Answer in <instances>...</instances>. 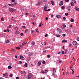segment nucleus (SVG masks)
<instances>
[{
  "label": "nucleus",
  "instance_id": "obj_1",
  "mask_svg": "<svg viewBox=\"0 0 79 79\" xmlns=\"http://www.w3.org/2000/svg\"><path fill=\"white\" fill-rule=\"evenodd\" d=\"M3 77H8V74L6 73L3 75Z\"/></svg>",
  "mask_w": 79,
  "mask_h": 79
},
{
  "label": "nucleus",
  "instance_id": "obj_2",
  "mask_svg": "<svg viewBox=\"0 0 79 79\" xmlns=\"http://www.w3.org/2000/svg\"><path fill=\"white\" fill-rule=\"evenodd\" d=\"M77 42H76L75 41H74L73 43V45H77Z\"/></svg>",
  "mask_w": 79,
  "mask_h": 79
},
{
  "label": "nucleus",
  "instance_id": "obj_3",
  "mask_svg": "<svg viewBox=\"0 0 79 79\" xmlns=\"http://www.w3.org/2000/svg\"><path fill=\"white\" fill-rule=\"evenodd\" d=\"M9 10L10 11L11 13L13 12V9L11 8H9Z\"/></svg>",
  "mask_w": 79,
  "mask_h": 79
},
{
  "label": "nucleus",
  "instance_id": "obj_4",
  "mask_svg": "<svg viewBox=\"0 0 79 79\" xmlns=\"http://www.w3.org/2000/svg\"><path fill=\"white\" fill-rule=\"evenodd\" d=\"M31 77H32V75H28L27 76V77L28 79H31Z\"/></svg>",
  "mask_w": 79,
  "mask_h": 79
},
{
  "label": "nucleus",
  "instance_id": "obj_5",
  "mask_svg": "<svg viewBox=\"0 0 79 79\" xmlns=\"http://www.w3.org/2000/svg\"><path fill=\"white\" fill-rule=\"evenodd\" d=\"M63 5V1H61L60 2L59 5L60 6H61V5Z\"/></svg>",
  "mask_w": 79,
  "mask_h": 79
},
{
  "label": "nucleus",
  "instance_id": "obj_6",
  "mask_svg": "<svg viewBox=\"0 0 79 79\" xmlns=\"http://www.w3.org/2000/svg\"><path fill=\"white\" fill-rule=\"evenodd\" d=\"M27 42H25V41L23 42V43L22 44V45H23V46L25 45H26V44H27Z\"/></svg>",
  "mask_w": 79,
  "mask_h": 79
},
{
  "label": "nucleus",
  "instance_id": "obj_7",
  "mask_svg": "<svg viewBox=\"0 0 79 79\" xmlns=\"http://www.w3.org/2000/svg\"><path fill=\"white\" fill-rule=\"evenodd\" d=\"M21 73L22 74H26V72L24 71H22L21 72Z\"/></svg>",
  "mask_w": 79,
  "mask_h": 79
},
{
  "label": "nucleus",
  "instance_id": "obj_8",
  "mask_svg": "<svg viewBox=\"0 0 79 79\" xmlns=\"http://www.w3.org/2000/svg\"><path fill=\"white\" fill-rule=\"evenodd\" d=\"M47 6L46 5L44 7V11H47Z\"/></svg>",
  "mask_w": 79,
  "mask_h": 79
},
{
  "label": "nucleus",
  "instance_id": "obj_9",
  "mask_svg": "<svg viewBox=\"0 0 79 79\" xmlns=\"http://www.w3.org/2000/svg\"><path fill=\"white\" fill-rule=\"evenodd\" d=\"M20 59L23 60H24V57H23V56L21 55L20 56Z\"/></svg>",
  "mask_w": 79,
  "mask_h": 79
},
{
  "label": "nucleus",
  "instance_id": "obj_10",
  "mask_svg": "<svg viewBox=\"0 0 79 79\" xmlns=\"http://www.w3.org/2000/svg\"><path fill=\"white\" fill-rule=\"evenodd\" d=\"M41 63H42L41 61H39L38 64V66H40V65L41 64Z\"/></svg>",
  "mask_w": 79,
  "mask_h": 79
},
{
  "label": "nucleus",
  "instance_id": "obj_11",
  "mask_svg": "<svg viewBox=\"0 0 79 79\" xmlns=\"http://www.w3.org/2000/svg\"><path fill=\"white\" fill-rule=\"evenodd\" d=\"M33 55V53L31 52L30 53V54L29 55V56H32Z\"/></svg>",
  "mask_w": 79,
  "mask_h": 79
},
{
  "label": "nucleus",
  "instance_id": "obj_12",
  "mask_svg": "<svg viewBox=\"0 0 79 79\" xmlns=\"http://www.w3.org/2000/svg\"><path fill=\"white\" fill-rule=\"evenodd\" d=\"M75 10H76V11H79V8L75 7Z\"/></svg>",
  "mask_w": 79,
  "mask_h": 79
},
{
  "label": "nucleus",
  "instance_id": "obj_13",
  "mask_svg": "<svg viewBox=\"0 0 79 79\" xmlns=\"http://www.w3.org/2000/svg\"><path fill=\"white\" fill-rule=\"evenodd\" d=\"M42 74H45V72H44V71L43 70H41L40 72Z\"/></svg>",
  "mask_w": 79,
  "mask_h": 79
},
{
  "label": "nucleus",
  "instance_id": "obj_14",
  "mask_svg": "<svg viewBox=\"0 0 79 79\" xmlns=\"http://www.w3.org/2000/svg\"><path fill=\"white\" fill-rule=\"evenodd\" d=\"M56 17L58 18H61V16L60 15H56Z\"/></svg>",
  "mask_w": 79,
  "mask_h": 79
},
{
  "label": "nucleus",
  "instance_id": "obj_15",
  "mask_svg": "<svg viewBox=\"0 0 79 79\" xmlns=\"http://www.w3.org/2000/svg\"><path fill=\"white\" fill-rule=\"evenodd\" d=\"M15 33L16 34H18L19 33V32L17 31H15Z\"/></svg>",
  "mask_w": 79,
  "mask_h": 79
},
{
  "label": "nucleus",
  "instance_id": "obj_16",
  "mask_svg": "<svg viewBox=\"0 0 79 79\" xmlns=\"http://www.w3.org/2000/svg\"><path fill=\"white\" fill-rule=\"evenodd\" d=\"M11 51L12 52H13V53H14V52H15V50L13 49H12L11 50Z\"/></svg>",
  "mask_w": 79,
  "mask_h": 79
},
{
  "label": "nucleus",
  "instance_id": "obj_17",
  "mask_svg": "<svg viewBox=\"0 0 79 79\" xmlns=\"http://www.w3.org/2000/svg\"><path fill=\"white\" fill-rule=\"evenodd\" d=\"M61 8L62 9H63V10H64V9H65V7H64V6H62L61 7Z\"/></svg>",
  "mask_w": 79,
  "mask_h": 79
},
{
  "label": "nucleus",
  "instance_id": "obj_18",
  "mask_svg": "<svg viewBox=\"0 0 79 79\" xmlns=\"http://www.w3.org/2000/svg\"><path fill=\"white\" fill-rule=\"evenodd\" d=\"M53 73H56V70L55 69V68H53Z\"/></svg>",
  "mask_w": 79,
  "mask_h": 79
},
{
  "label": "nucleus",
  "instance_id": "obj_19",
  "mask_svg": "<svg viewBox=\"0 0 79 79\" xmlns=\"http://www.w3.org/2000/svg\"><path fill=\"white\" fill-rule=\"evenodd\" d=\"M51 3L52 5H54V2H53V1H51Z\"/></svg>",
  "mask_w": 79,
  "mask_h": 79
},
{
  "label": "nucleus",
  "instance_id": "obj_20",
  "mask_svg": "<svg viewBox=\"0 0 79 79\" xmlns=\"http://www.w3.org/2000/svg\"><path fill=\"white\" fill-rule=\"evenodd\" d=\"M31 44L32 45H35V43L34 42H31Z\"/></svg>",
  "mask_w": 79,
  "mask_h": 79
},
{
  "label": "nucleus",
  "instance_id": "obj_21",
  "mask_svg": "<svg viewBox=\"0 0 79 79\" xmlns=\"http://www.w3.org/2000/svg\"><path fill=\"white\" fill-rule=\"evenodd\" d=\"M74 19H71L70 20L71 22H74Z\"/></svg>",
  "mask_w": 79,
  "mask_h": 79
},
{
  "label": "nucleus",
  "instance_id": "obj_22",
  "mask_svg": "<svg viewBox=\"0 0 79 79\" xmlns=\"http://www.w3.org/2000/svg\"><path fill=\"white\" fill-rule=\"evenodd\" d=\"M4 21V18L3 17H2L1 19V21Z\"/></svg>",
  "mask_w": 79,
  "mask_h": 79
},
{
  "label": "nucleus",
  "instance_id": "obj_23",
  "mask_svg": "<svg viewBox=\"0 0 79 79\" xmlns=\"http://www.w3.org/2000/svg\"><path fill=\"white\" fill-rule=\"evenodd\" d=\"M67 53V49H65L64 54H66Z\"/></svg>",
  "mask_w": 79,
  "mask_h": 79
},
{
  "label": "nucleus",
  "instance_id": "obj_24",
  "mask_svg": "<svg viewBox=\"0 0 79 79\" xmlns=\"http://www.w3.org/2000/svg\"><path fill=\"white\" fill-rule=\"evenodd\" d=\"M27 31H28V29H26L25 30V34H26L27 33Z\"/></svg>",
  "mask_w": 79,
  "mask_h": 79
},
{
  "label": "nucleus",
  "instance_id": "obj_25",
  "mask_svg": "<svg viewBox=\"0 0 79 79\" xmlns=\"http://www.w3.org/2000/svg\"><path fill=\"white\" fill-rule=\"evenodd\" d=\"M9 76L10 77H12V76H13V74L10 73L9 75Z\"/></svg>",
  "mask_w": 79,
  "mask_h": 79
},
{
  "label": "nucleus",
  "instance_id": "obj_26",
  "mask_svg": "<svg viewBox=\"0 0 79 79\" xmlns=\"http://www.w3.org/2000/svg\"><path fill=\"white\" fill-rule=\"evenodd\" d=\"M71 6H74V3L72 2L71 3Z\"/></svg>",
  "mask_w": 79,
  "mask_h": 79
},
{
  "label": "nucleus",
  "instance_id": "obj_27",
  "mask_svg": "<svg viewBox=\"0 0 79 79\" xmlns=\"http://www.w3.org/2000/svg\"><path fill=\"white\" fill-rule=\"evenodd\" d=\"M65 16H68V15H69V14L68 13H66L65 14Z\"/></svg>",
  "mask_w": 79,
  "mask_h": 79
},
{
  "label": "nucleus",
  "instance_id": "obj_28",
  "mask_svg": "<svg viewBox=\"0 0 79 79\" xmlns=\"http://www.w3.org/2000/svg\"><path fill=\"white\" fill-rule=\"evenodd\" d=\"M27 63H25V65H24V66H25V67H26V68H27Z\"/></svg>",
  "mask_w": 79,
  "mask_h": 79
},
{
  "label": "nucleus",
  "instance_id": "obj_29",
  "mask_svg": "<svg viewBox=\"0 0 79 79\" xmlns=\"http://www.w3.org/2000/svg\"><path fill=\"white\" fill-rule=\"evenodd\" d=\"M64 42H67V40H64L62 41V42L63 43Z\"/></svg>",
  "mask_w": 79,
  "mask_h": 79
},
{
  "label": "nucleus",
  "instance_id": "obj_30",
  "mask_svg": "<svg viewBox=\"0 0 79 79\" xmlns=\"http://www.w3.org/2000/svg\"><path fill=\"white\" fill-rule=\"evenodd\" d=\"M6 43H9V40H6Z\"/></svg>",
  "mask_w": 79,
  "mask_h": 79
},
{
  "label": "nucleus",
  "instance_id": "obj_31",
  "mask_svg": "<svg viewBox=\"0 0 79 79\" xmlns=\"http://www.w3.org/2000/svg\"><path fill=\"white\" fill-rule=\"evenodd\" d=\"M8 69H11V68H12V67H11V66H8Z\"/></svg>",
  "mask_w": 79,
  "mask_h": 79
},
{
  "label": "nucleus",
  "instance_id": "obj_32",
  "mask_svg": "<svg viewBox=\"0 0 79 79\" xmlns=\"http://www.w3.org/2000/svg\"><path fill=\"white\" fill-rule=\"evenodd\" d=\"M42 27V22L40 23V24L39 25V27Z\"/></svg>",
  "mask_w": 79,
  "mask_h": 79
},
{
  "label": "nucleus",
  "instance_id": "obj_33",
  "mask_svg": "<svg viewBox=\"0 0 79 79\" xmlns=\"http://www.w3.org/2000/svg\"><path fill=\"white\" fill-rule=\"evenodd\" d=\"M57 30L58 31H61V29H59V28H57Z\"/></svg>",
  "mask_w": 79,
  "mask_h": 79
},
{
  "label": "nucleus",
  "instance_id": "obj_34",
  "mask_svg": "<svg viewBox=\"0 0 79 79\" xmlns=\"http://www.w3.org/2000/svg\"><path fill=\"white\" fill-rule=\"evenodd\" d=\"M47 56L48 57V58H50L51 56L50 55H47Z\"/></svg>",
  "mask_w": 79,
  "mask_h": 79
},
{
  "label": "nucleus",
  "instance_id": "obj_35",
  "mask_svg": "<svg viewBox=\"0 0 79 79\" xmlns=\"http://www.w3.org/2000/svg\"><path fill=\"white\" fill-rule=\"evenodd\" d=\"M47 2V0H43V2H44V3H45Z\"/></svg>",
  "mask_w": 79,
  "mask_h": 79
},
{
  "label": "nucleus",
  "instance_id": "obj_36",
  "mask_svg": "<svg viewBox=\"0 0 79 79\" xmlns=\"http://www.w3.org/2000/svg\"><path fill=\"white\" fill-rule=\"evenodd\" d=\"M16 49H18V50H19L20 49V48L19 47H17L16 48Z\"/></svg>",
  "mask_w": 79,
  "mask_h": 79
},
{
  "label": "nucleus",
  "instance_id": "obj_37",
  "mask_svg": "<svg viewBox=\"0 0 79 79\" xmlns=\"http://www.w3.org/2000/svg\"><path fill=\"white\" fill-rule=\"evenodd\" d=\"M63 27H66V25L64 24L63 25Z\"/></svg>",
  "mask_w": 79,
  "mask_h": 79
},
{
  "label": "nucleus",
  "instance_id": "obj_38",
  "mask_svg": "<svg viewBox=\"0 0 79 79\" xmlns=\"http://www.w3.org/2000/svg\"><path fill=\"white\" fill-rule=\"evenodd\" d=\"M43 63L44 64H45V61H43Z\"/></svg>",
  "mask_w": 79,
  "mask_h": 79
},
{
  "label": "nucleus",
  "instance_id": "obj_39",
  "mask_svg": "<svg viewBox=\"0 0 79 79\" xmlns=\"http://www.w3.org/2000/svg\"><path fill=\"white\" fill-rule=\"evenodd\" d=\"M48 70H45L44 72V73H45H45H47L48 72Z\"/></svg>",
  "mask_w": 79,
  "mask_h": 79
},
{
  "label": "nucleus",
  "instance_id": "obj_40",
  "mask_svg": "<svg viewBox=\"0 0 79 79\" xmlns=\"http://www.w3.org/2000/svg\"><path fill=\"white\" fill-rule=\"evenodd\" d=\"M15 30H16V31H18V28H17V27H15Z\"/></svg>",
  "mask_w": 79,
  "mask_h": 79
},
{
  "label": "nucleus",
  "instance_id": "obj_41",
  "mask_svg": "<svg viewBox=\"0 0 79 79\" xmlns=\"http://www.w3.org/2000/svg\"><path fill=\"white\" fill-rule=\"evenodd\" d=\"M63 37H65V36H66V35L65 34H63Z\"/></svg>",
  "mask_w": 79,
  "mask_h": 79
},
{
  "label": "nucleus",
  "instance_id": "obj_42",
  "mask_svg": "<svg viewBox=\"0 0 79 79\" xmlns=\"http://www.w3.org/2000/svg\"><path fill=\"white\" fill-rule=\"evenodd\" d=\"M41 3L40 2H38V5H40V4H41Z\"/></svg>",
  "mask_w": 79,
  "mask_h": 79
},
{
  "label": "nucleus",
  "instance_id": "obj_43",
  "mask_svg": "<svg viewBox=\"0 0 79 79\" xmlns=\"http://www.w3.org/2000/svg\"><path fill=\"white\" fill-rule=\"evenodd\" d=\"M17 4V3H16V2H15L13 4L14 5H16Z\"/></svg>",
  "mask_w": 79,
  "mask_h": 79
},
{
  "label": "nucleus",
  "instance_id": "obj_44",
  "mask_svg": "<svg viewBox=\"0 0 79 79\" xmlns=\"http://www.w3.org/2000/svg\"><path fill=\"white\" fill-rule=\"evenodd\" d=\"M47 52V51L46 50H45V49L43 50V52Z\"/></svg>",
  "mask_w": 79,
  "mask_h": 79
},
{
  "label": "nucleus",
  "instance_id": "obj_45",
  "mask_svg": "<svg viewBox=\"0 0 79 79\" xmlns=\"http://www.w3.org/2000/svg\"><path fill=\"white\" fill-rule=\"evenodd\" d=\"M59 63L61 64V63H62V62L60 60L59 61Z\"/></svg>",
  "mask_w": 79,
  "mask_h": 79
},
{
  "label": "nucleus",
  "instance_id": "obj_46",
  "mask_svg": "<svg viewBox=\"0 0 79 79\" xmlns=\"http://www.w3.org/2000/svg\"><path fill=\"white\" fill-rule=\"evenodd\" d=\"M50 11V9H49L48 10H47L46 11Z\"/></svg>",
  "mask_w": 79,
  "mask_h": 79
},
{
  "label": "nucleus",
  "instance_id": "obj_47",
  "mask_svg": "<svg viewBox=\"0 0 79 79\" xmlns=\"http://www.w3.org/2000/svg\"><path fill=\"white\" fill-rule=\"evenodd\" d=\"M7 31L8 32H9V28H7Z\"/></svg>",
  "mask_w": 79,
  "mask_h": 79
},
{
  "label": "nucleus",
  "instance_id": "obj_48",
  "mask_svg": "<svg viewBox=\"0 0 79 79\" xmlns=\"http://www.w3.org/2000/svg\"><path fill=\"white\" fill-rule=\"evenodd\" d=\"M60 53H61V52H58L57 53V54H58V55H59V54H60Z\"/></svg>",
  "mask_w": 79,
  "mask_h": 79
},
{
  "label": "nucleus",
  "instance_id": "obj_49",
  "mask_svg": "<svg viewBox=\"0 0 79 79\" xmlns=\"http://www.w3.org/2000/svg\"><path fill=\"white\" fill-rule=\"evenodd\" d=\"M56 37H60V35H57Z\"/></svg>",
  "mask_w": 79,
  "mask_h": 79
},
{
  "label": "nucleus",
  "instance_id": "obj_50",
  "mask_svg": "<svg viewBox=\"0 0 79 79\" xmlns=\"http://www.w3.org/2000/svg\"><path fill=\"white\" fill-rule=\"evenodd\" d=\"M65 1H66V2H69V0H64Z\"/></svg>",
  "mask_w": 79,
  "mask_h": 79
},
{
  "label": "nucleus",
  "instance_id": "obj_51",
  "mask_svg": "<svg viewBox=\"0 0 79 79\" xmlns=\"http://www.w3.org/2000/svg\"><path fill=\"white\" fill-rule=\"evenodd\" d=\"M11 19H12V20H14V19H15V18H14V17H12Z\"/></svg>",
  "mask_w": 79,
  "mask_h": 79
},
{
  "label": "nucleus",
  "instance_id": "obj_52",
  "mask_svg": "<svg viewBox=\"0 0 79 79\" xmlns=\"http://www.w3.org/2000/svg\"><path fill=\"white\" fill-rule=\"evenodd\" d=\"M4 7H5L6 8H7V6L6 5H4L3 6Z\"/></svg>",
  "mask_w": 79,
  "mask_h": 79
},
{
  "label": "nucleus",
  "instance_id": "obj_53",
  "mask_svg": "<svg viewBox=\"0 0 79 79\" xmlns=\"http://www.w3.org/2000/svg\"><path fill=\"white\" fill-rule=\"evenodd\" d=\"M77 40L78 41H79V38H77Z\"/></svg>",
  "mask_w": 79,
  "mask_h": 79
},
{
  "label": "nucleus",
  "instance_id": "obj_54",
  "mask_svg": "<svg viewBox=\"0 0 79 79\" xmlns=\"http://www.w3.org/2000/svg\"><path fill=\"white\" fill-rule=\"evenodd\" d=\"M34 30H32V31H31V33H34Z\"/></svg>",
  "mask_w": 79,
  "mask_h": 79
},
{
  "label": "nucleus",
  "instance_id": "obj_55",
  "mask_svg": "<svg viewBox=\"0 0 79 79\" xmlns=\"http://www.w3.org/2000/svg\"><path fill=\"white\" fill-rule=\"evenodd\" d=\"M11 25H9V28H10V29H11Z\"/></svg>",
  "mask_w": 79,
  "mask_h": 79
},
{
  "label": "nucleus",
  "instance_id": "obj_56",
  "mask_svg": "<svg viewBox=\"0 0 79 79\" xmlns=\"http://www.w3.org/2000/svg\"><path fill=\"white\" fill-rule=\"evenodd\" d=\"M45 19H46V21H47V20H48V17H46V18Z\"/></svg>",
  "mask_w": 79,
  "mask_h": 79
},
{
  "label": "nucleus",
  "instance_id": "obj_57",
  "mask_svg": "<svg viewBox=\"0 0 79 79\" xmlns=\"http://www.w3.org/2000/svg\"><path fill=\"white\" fill-rule=\"evenodd\" d=\"M33 17L34 18H35V16L33 15Z\"/></svg>",
  "mask_w": 79,
  "mask_h": 79
},
{
  "label": "nucleus",
  "instance_id": "obj_58",
  "mask_svg": "<svg viewBox=\"0 0 79 79\" xmlns=\"http://www.w3.org/2000/svg\"><path fill=\"white\" fill-rule=\"evenodd\" d=\"M7 31L6 30H5L4 32H6Z\"/></svg>",
  "mask_w": 79,
  "mask_h": 79
},
{
  "label": "nucleus",
  "instance_id": "obj_59",
  "mask_svg": "<svg viewBox=\"0 0 79 79\" xmlns=\"http://www.w3.org/2000/svg\"><path fill=\"white\" fill-rule=\"evenodd\" d=\"M63 19L64 20H65V19H66V18H65V17H64Z\"/></svg>",
  "mask_w": 79,
  "mask_h": 79
},
{
  "label": "nucleus",
  "instance_id": "obj_60",
  "mask_svg": "<svg viewBox=\"0 0 79 79\" xmlns=\"http://www.w3.org/2000/svg\"><path fill=\"white\" fill-rule=\"evenodd\" d=\"M44 45H46V42H44Z\"/></svg>",
  "mask_w": 79,
  "mask_h": 79
},
{
  "label": "nucleus",
  "instance_id": "obj_61",
  "mask_svg": "<svg viewBox=\"0 0 79 79\" xmlns=\"http://www.w3.org/2000/svg\"><path fill=\"white\" fill-rule=\"evenodd\" d=\"M48 35L46 34V35H45V37H47Z\"/></svg>",
  "mask_w": 79,
  "mask_h": 79
},
{
  "label": "nucleus",
  "instance_id": "obj_62",
  "mask_svg": "<svg viewBox=\"0 0 79 79\" xmlns=\"http://www.w3.org/2000/svg\"><path fill=\"white\" fill-rule=\"evenodd\" d=\"M22 27H23V28H26V27H25V26H23Z\"/></svg>",
  "mask_w": 79,
  "mask_h": 79
},
{
  "label": "nucleus",
  "instance_id": "obj_63",
  "mask_svg": "<svg viewBox=\"0 0 79 79\" xmlns=\"http://www.w3.org/2000/svg\"><path fill=\"white\" fill-rule=\"evenodd\" d=\"M11 6H14V4H11Z\"/></svg>",
  "mask_w": 79,
  "mask_h": 79
},
{
  "label": "nucleus",
  "instance_id": "obj_64",
  "mask_svg": "<svg viewBox=\"0 0 79 79\" xmlns=\"http://www.w3.org/2000/svg\"><path fill=\"white\" fill-rule=\"evenodd\" d=\"M16 79H19V77H16Z\"/></svg>",
  "mask_w": 79,
  "mask_h": 79
}]
</instances>
